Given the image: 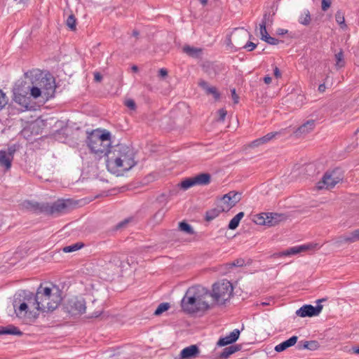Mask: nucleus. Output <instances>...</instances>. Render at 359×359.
<instances>
[{
	"mask_svg": "<svg viewBox=\"0 0 359 359\" xmlns=\"http://www.w3.org/2000/svg\"><path fill=\"white\" fill-rule=\"evenodd\" d=\"M135 155L133 148L125 144L111 146L106 158L108 170L115 173L120 169L123 171L130 170L137 164Z\"/></svg>",
	"mask_w": 359,
	"mask_h": 359,
	"instance_id": "obj_1",
	"label": "nucleus"
},
{
	"mask_svg": "<svg viewBox=\"0 0 359 359\" xmlns=\"http://www.w3.org/2000/svg\"><path fill=\"white\" fill-rule=\"evenodd\" d=\"M210 297V292L201 285L189 287L181 301L182 309L189 313L205 311L210 308L206 298Z\"/></svg>",
	"mask_w": 359,
	"mask_h": 359,
	"instance_id": "obj_2",
	"label": "nucleus"
},
{
	"mask_svg": "<svg viewBox=\"0 0 359 359\" xmlns=\"http://www.w3.org/2000/svg\"><path fill=\"white\" fill-rule=\"evenodd\" d=\"M86 142L95 158L100 159L104 156L107 157L111 147V133L107 130H93L90 133H88Z\"/></svg>",
	"mask_w": 359,
	"mask_h": 359,
	"instance_id": "obj_3",
	"label": "nucleus"
},
{
	"mask_svg": "<svg viewBox=\"0 0 359 359\" xmlns=\"http://www.w3.org/2000/svg\"><path fill=\"white\" fill-rule=\"evenodd\" d=\"M37 299H39L37 312L33 315L36 318L39 316V311H53L58 307L61 301V292L57 287H45L42 284L37 288Z\"/></svg>",
	"mask_w": 359,
	"mask_h": 359,
	"instance_id": "obj_4",
	"label": "nucleus"
},
{
	"mask_svg": "<svg viewBox=\"0 0 359 359\" xmlns=\"http://www.w3.org/2000/svg\"><path fill=\"white\" fill-rule=\"evenodd\" d=\"M233 290L232 284L227 280H222L212 285L210 297L217 304L224 305L231 298Z\"/></svg>",
	"mask_w": 359,
	"mask_h": 359,
	"instance_id": "obj_5",
	"label": "nucleus"
},
{
	"mask_svg": "<svg viewBox=\"0 0 359 359\" xmlns=\"http://www.w3.org/2000/svg\"><path fill=\"white\" fill-rule=\"evenodd\" d=\"M31 74L32 83L43 90V99L48 100L53 97L55 90L54 81L43 76L42 72H36L34 75L31 72Z\"/></svg>",
	"mask_w": 359,
	"mask_h": 359,
	"instance_id": "obj_6",
	"label": "nucleus"
},
{
	"mask_svg": "<svg viewBox=\"0 0 359 359\" xmlns=\"http://www.w3.org/2000/svg\"><path fill=\"white\" fill-rule=\"evenodd\" d=\"M344 175L341 169L336 168L333 170L327 171L323 176L320 181L317 183L318 189H331L337 184L342 181Z\"/></svg>",
	"mask_w": 359,
	"mask_h": 359,
	"instance_id": "obj_7",
	"label": "nucleus"
},
{
	"mask_svg": "<svg viewBox=\"0 0 359 359\" xmlns=\"http://www.w3.org/2000/svg\"><path fill=\"white\" fill-rule=\"evenodd\" d=\"M71 205L69 200L64 199H58L52 203H45L44 215L57 217L65 214L69 211Z\"/></svg>",
	"mask_w": 359,
	"mask_h": 359,
	"instance_id": "obj_8",
	"label": "nucleus"
},
{
	"mask_svg": "<svg viewBox=\"0 0 359 359\" xmlns=\"http://www.w3.org/2000/svg\"><path fill=\"white\" fill-rule=\"evenodd\" d=\"M211 176L209 173H200L194 177L185 178L182 180L179 186L183 190L196 186V185H208L210 182Z\"/></svg>",
	"mask_w": 359,
	"mask_h": 359,
	"instance_id": "obj_9",
	"label": "nucleus"
},
{
	"mask_svg": "<svg viewBox=\"0 0 359 359\" xmlns=\"http://www.w3.org/2000/svg\"><path fill=\"white\" fill-rule=\"evenodd\" d=\"M241 199V194L234 191H231L224 194L218 200L217 205L222 208V210L228 212L234 207Z\"/></svg>",
	"mask_w": 359,
	"mask_h": 359,
	"instance_id": "obj_10",
	"label": "nucleus"
},
{
	"mask_svg": "<svg viewBox=\"0 0 359 359\" xmlns=\"http://www.w3.org/2000/svg\"><path fill=\"white\" fill-rule=\"evenodd\" d=\"M24 301L28 303V306H33L37 311L39 299H37V292L35 294L28 290H21L16 295L13 301V307L18 306V303Z\"/></svg>",
	"mask_w": 359,
	"mask_h": 359,
	"instance_id": "obj_11",
	"label": "nucleus"
},
{
	"mask_svg": "<svg viewBox=\"0 0 359 359\" xmlns=\"http://www.w3.org/2000/svg\"><path fill=\"white\" fill-rule=\"evenodd\" d=\"M326 299H320L317 300L318 305L313 306L311 304H305L299 308L297 311L296 314L299 317H313L318 316L323 309V305L319 303L325 302Z\"/></svg>",
	"mask_w": 359,
	"mask_h": 359,
	"instance_id": "obj_12",
	"label": "nucleus"
},
{
	"mask_svg": "<svg viewBox=\"0 0 359 359\" xmlns=\"http://www.w3.org/2000/svg\"><path fill=\"white\" fill-rule=\"evenodd\" d=\"M67 309L72 315L83 314L86 309V302L83 298H72L68 301Z\"/></svg>",
	"mask_w": 359,
	"mask_h": 359,
	"instance_id": "obj_13",
	"label": "nucleus"
},
{
	"mask_svg": "<svg viewBox=\"0 0 359 359\" xmlns=\"http://www.w3.org/2000/svg\"><path fill=\"white\" fill-rule=\"evenodd\" d=\"M317 244H305L302 245L294 246L284 251L276 252L272 255V257L277 258L281 257H289L291 255H297L298 253L307 251L309 250L313 249L316 247Z\"/></svg>",
	"mask_w": 359,
	"mask_h": 359,
	"instance_id": "obj_14",
	"label": "nucleus"
},
{
	"mask_svg": "<svg viewBox=\"0 0 359 359\" xmlns=\"http://www.w3.org/2000/svg\"><path fill=\"white\" fill-rule=\"evenodd\" d=\"M22 208L36 214L45 213V203H39L33 201H25L22 203Z\"/></svg>",
	"mask_w": 359,
	"mask_h": 359,
	"instance_id": "obj_15",
	"label": "nucleus"
},
{
	"mask_svg": "<svg viewBox=\"0 0 359 359\" xmlns=\"http://www.w3.org/2000/svg\"><path fill=\"white\" fill-rule=\"evenodd\" d=\"M241 331L238 329L233 330L227 336L221 337L217 342L218 346H225L236 342L239 338Z\"/></svg>",
	"mask_w": 359,
	"mask_h": 359,
	"instance_id": "obj_16",
	"label": "nucleus"
},
{
	"mask_svg": "<svg viewBox=\"0 0 359 359\" xmlns=\"http://www.w3.org/2000/svg\"><path fill=\"white\" fill-rule=\"evenodd\" d=\"M199 348L197 345H191L183 348L180 352L181 359H191L199 354Z\"/></svg>",
	"mask_w": 359,
	"mask_h": 359,
	"instance_id": "obj_17",
	"label": "nucleus"
},
{
	"mask_svg": "<svg viewBox=\"0 0 359 359\" xmlns=\"http://www.w3.org/2000/svg\"><path fill=\"white\" fill-rule=\"evenodd\" d=\"M265 216L266 219V226H275L285 218L283 214L276 212H265Z\"/></svg>",
	"mask_w": 359,
	"mask_h": 359,
	"instance_id": "obj_18",
	"label": "nucleus"
},
{
	"mask_svg": "<svg viewBox=\"0 0 359 359\" xmlns=\"http://www.w3.org/2000/svg\"><path fill=\"white\" fill-rule=\"evenodd\" d=\"M198 86L203 90H205L207 95H212L216 100L219 99L220 94L217 91V88L215 86H210L207 81L204 80H200L198 82Z\"/></svg>",
	"mask_w": 359,
	"mask_h": 359,
	"instance_id": "obj_19",
	"label": "nucleus"
},
{
	"mask_svg": "<svg viewBox=\"0 0 359 359\" xmlns=\"http://www.w3.org/2000/svg\"><path fill=\"white\" fill-rule=\"evenodd\" d=\"M320 347L318 341L316 340L305 341L302 340L297 343V348L298 350L308 349L310 351H316Z\"/></svg>",
	"mask_w": 359,
	"mask_h": 359,
	"instance_id": "obj_20",
	"label": "nucleus"
},
{
	"mask_svg": "<svg viewBox=\"0 0 359 359\" xmlns=\"http://www.w3.org/2000/svg\"><path fill=\"white\" fill-rule=\"evenodd\" d=\"M315 125L316 123L314 120H309L301 126H299L294 132V134L297 137L302 135V134H306L314 128Z\"/></svg>",
	"mask_w": 359,
	"mask_h": 359,
	"instance_id": "obj_21",
	"label": "nucleus"
},
{
	"mask_svg": "<svg viewBox=\"0 0 359 359\" xmlns=\"http://www.w3.org/2000/svg\"><path fill=\"white\" fill-rule=\"evenodd\" d=\"M298 337L297 336H292L288 339L281 342L280 344L275 346L274 350L276 352H282L287 348L294 346L297 342Z\"/></svg>",
	"mask_w": 359,
	"mask_h": 359,
	"instance_id": "obj_22",
	"label": "nucleus"
},
{
	"mask_svg": "<svg viewBox=\"0 0 359 359\" xmlns=\"http://www.w3.org/2000/svg\"><path fill=\"white\" fill-rule=\"evenodd\" d=\"M13 96H28L29 93V84L21 82L13 88Z\"/></svg>",
	"mask_w": 359,
	"mask_h": 359,
	"instance_id": "obj_23",
	"label": "nucleus"
},
{
	"mask_svg": "<svg viewBox=\"0 0 359 359\" xmlns=\"http://www.w3.org/2000/svg\"><path fill=\"white\" fill-rule=\"evenodd\" d=\"M182 50L187 55L193 58H200L203 53L201 48L190 46L189 45L184 46Z\"/></svg>",
	"mask_w": 359,
	"mask_h": 359,
	"instance_id": "obj_24",
	"label": "nucleus"
},
{
	"mask_svg": "<svg viewBox=\"0 0 359 359\" xmlns=\"http://www.w3.org/2000/svg\"><path fill=\"white\" fill-rule=\"evenodd\" d=\"M241 349V345L235 344L231 345L223 349L222 352L219 354V359H227L231 355L240 351Z\"/></svg>",
	"mask_w": 359,
	"mask_h": 359,
	"instance_id": "obj_25",
	"label": "nucleus"
},
{
	"mask_svg": "<svg viewBox=\"0 0 359 359\" xmlns=\"http://www.w3.org/2000/svg\"><path fill=\"white\" fill-rule=\"evenodd\" d=\"M14 101L22 107L21 111L30 109V97L29 96H13Z\"/></svg>",
	"mask_w": 359,
	"mask_h": 359,
	"instance_id": "obj_26",
	"label": "nucleus"
},
{
	"mask_svg": "<svg viewBox=\"0 0 359 359\" xmlns=\"http://www.w3.org/2000/svg\"><path fill=\"white\" fill-rule=\"evenodd\" d=\"M358 241H359V229L341 236L339 238V242L341 243H354Z\"/></svg>",
	"mask_w": 359,
	"mask_h": 359,
	"instance_id": "obj_27",
	"label": "nucleus"
},
{
	"mask_svg": "<svg viewBox=\"0 0 359 359\" xmlns=\"http://www.w3.org/2000/svg\"><path fill=\"white\" fill-rule=\"evenodd\" d=\"M13 157L8 156L4 150L0 151V166H3L6 170H9L11 168V163Z\"/></svg>",
	"mask_w": 359,
	"mask_h": 359,
	"instance_id": "obj_28",
	"label": "nucleus"
},
{
	"mask_svg": "<svg viewBox=\"0 0 359 359\" xmlns=\"http://www.w3.org/2000/svg\"><path fill=\"white\" fill-rule=\"evenodd\" d=\"M222 212L224 211L222 210V208L217 205V208L210 209L205 212V220L208 222L212 221Z\"/></svg>",
	"mask_w": 359,
	"mask_h": 359,
	"instance_id": "obj_29",
	"label": "nucleus"
},
{
	"mask_svg": "<svg viewBox=\"0 0 359 359\" xmlns=\"http://www.w3.org/2000/svg\"><path fill=\"white\" fill-rule=\"evenodd\" d=\"M3 334L22 336L23 332L20 331L16 326L13 325H8L6 327L3 326Z\"/></svg>",
	"mask_w": 359,
	"mask_h": 359,
	"instance_id": "obj_30",
	"label": "nucleus"
},
{
	"mask_svg": "<svg viewBox=\"0 0 359 359\" xmlns=\"http://www.w3.org/2000/svg\"><path fill=\"white\" fill-rule=\"evenodd\" d=\"M244 212H238L236 216H234L229 222L228 228L231 230L236 229L242 219V218L244 217Z\"/></svg>",
	"mask_w": 359,
	"mask_h": 359,
	"instance_id": "obj_31",
	"label": "nucleus"
},
{
	"mask_svg": "<svg viewBox=\"0 0 359 359\" xmlns=\"http://www.w3.org/2000/svg\"><path fill=\"white\" fill-rule=\"evenodd\" d=\"M29 93L30 95L34 99H37L39 97H42L43 98V90H40L39 87H36L32 83L29 85Z\"/></svg>",
	"mask_w": 359,
	"mask_h": 359,
	"instance_id": "obj_32",
	"label": "nucleus"
},
{
	"mask_svg": "<svg viewBox=\"0 0 359 359\" xmlns=\"http://www.w3.org/2000/svg\"><path fill=\"white\" fill-rule=\"evenodd\" d=\"M179 229L181 231L185 232L186 233L189 235H193L194 233V231L192 226L184 221L180 222L179 223Z\"/></svg>",
	"mask_w": 359,
	"mask_h": 359,
	"instance_id": "obj_33",
	"label": "nucleus"
},
{
	"mask_svg": "<svg viewBox=\"0 0 359 359\" xmlns=\"http://www.w3.org/2000/svg\"><path fill=\"white\" fill-rule=\"evenodd\" d=\"M28 303L24 301L20 302V303H18L17 307L14 308L17 316H20L23 311L27 313L28 311Z\"/></svg>",
	"mask_w": 359,
	"mask_h": 359,
	"instance_id": "obj_34",
	"label": "nucleus"
},
{
	"mask_svg": "<svg viewBox=\"0 0 359 359\" xmlns=\"http://www.w3.org/2000/svg\"><path fill=\"white\" fill-rule=\"evenodd\" d=\"M170 307V305L169 303L168 302H163V303H161L158 307L156 308V309L155 310L154 313V315L155 316H160L161 315L163 312L168 311Z\"/></svg>",
	"mask_w": 359,
	"mask_h": 359,
	"instance_id": "obj_35",
	"label": "nucleus"
},
{
	"mask_svg": "<svg viewBox=\"0 0 359 359\" xmlns=\"http://www.w3.org/2000/svg\"><path fill=\"white\" fill-rule=\"evenodd\" d=\"M66 25L72 31H75L76 29V19L73 14H71L67 18Z\"/></svg>",
	"mask_w": 359,
	"mask_h": 359,
	"instance_id": "obj_36",
	"label": "nucleus"
},
{
	"mask_svg": "<svg viewBox=\"0 0 359 359\" xmlns=\"http://www.w3.org/2000/svg\"><path fill=\"white\" fill-rule=\"evenodd\" d=\"M335 20L340 25L341 28L344 29L346 27L345 23V19L344 13L341 11H338L335 14Z\"/></svg>",
	"mask_w": 359,
	"mask_h": 359,
	"instance_id": "obj_37",
	"label": "nucleus"
},
{
	"mask_svg": "<svg viewBox=\"0 0 359 359\" xmlns=\"http://www.w3.org/2000/svg\"><path fill=\"white\" fill-rule=\"evenodd\" d=\"M335 60H336V65L338 67H342L344 66V53L342 50L335 54Z\"/></svg>",
	"mask_w": 359,
	"mask_h": 359,
	"instance_id": "obj_38",
	"label": "nucleus"
},
{
	"mask_svg": "<svg viewBox=\"0 0 359 359\" xmlns=\"http://www.w3.org/2000/svg\"><path fill=\"white\" fill-rule=\"evenodd\" d=\"M83 246V244H81L79 243H74L71 245L65 246L63 248V251L65 252H72L74 251H76L79 250Z\"/></svg>",
	"mask_w": 359,
	"mask_h": 359,
	"instance_id": "obj_39",
	"label": "nucleus"
},
{
	"mask_svg": "<svg viewBox=\"0 0 359 359\" xmlns=\"http://www.w3.org/2000/svg\"><path fill=\"white\" fill-rule=\"evenodd\" d=\"M8 102V97L4 91L0 89V111L3 109Z\"/></svg>",
	"mask_w": 359,
	"mask_h": 359,
	"instance_id": "obj_40",
	"label": "nucleus"
},
{
	"mask_svg": "<svg viewBox=\"0 0 359 359\" xmlns=\"http://www.w3.org/2000/svg\"><path fill=\"white\" fill-rule=\"evenodd\" d=\"M245 265V260L242 258H238L236 260H234L232 262H229L227 264V266L229 268H233V267H241Z\"/></svg>",
	"mask_w": 359,
	"mask_h": 359,
	"instance_id": "obj_41",
	"label": "nucleus"
},
{
	"mask_svg": "<svg viewBox=\"0 0 359 359\" xmlns=\"http://www.w3.org/2000/svg\"><path fill=\"white\" fill-rule=\"evenodd\" d=\"M264 41L271 45H277L280 42V40H278L274 37H272L270 35H267V36L266 35H264Z\"/></svg>",
	"mask_w": 359,
	"mask_h": 359,
	"instance_id": "obj_42",
	"label": "nucleus"
},
{
	"mask_svg": "<svg viewBox=\"0 0 359 359\" xmlns=\"http://www.w3.org/2000/svg\"><path fill=\"white\" fill-rule=\"evenodd\" d=\"M264 144H266L264 142V140H263L262 137H260V138H258V139L255 140L254 141L251 142L248 144V147L250 148H255V147H257L260 145H262Z\"/></svg>",
	"mask_w": 359,
	"mask_h": 359,
	"instance_id": "obj_43",
	"label": "nucleus"
},
{
	"mask_svg": "<svg viewBox=\"0 0 359 359\" xmlns=\"http://www.w3.org/2000/svg\"><path fill=\"white\" fill-rule=\"evenodd\" d=\"M257 46V45L256 43H255L253 42H251V41H248V42H247L245 45H243L241 47H236V50L243 48L247 49L248 51H252Z\"/></svg>",
	"mask_w": 359,
	"mask_h": 359,
	"instance_id": "obj_44",
	"label": "nucleus"
},
{
	"mask_svg": "<svg viewBox=\"0 0 359 359\" xmlns=\"http://www.w3.org/2000/svg\"><path fill=\"white\" fill-rule=\"evenodd\" d=\"M299 21L301 24H302L304 25H308L311 21V16H310L309 11H307L306 13H305V16L301 17Z\"/></svg>",
	"mask_w": 359,
	"mask_h": 359,
	"instance_id": "obj_45",
	"label": "nucleus"
},
{
	"mask_svg": "<svg viewBox=\"0 0 359 359\" xmlns=\"http://www.w3.org/2000/svg\"><path fill=\"white\" fill-rule=\"evenodd\" d=\"M166 212V210H164L163 208H161L158 211H157L156 212V214L154 215V218L156 220V221H161V219L163 218Z\"/></svg>",
	"mask_w": 359,
	"mask_h": 359,
	"instance_id": "obj_46",
	"label": "nucleus"
},
{
	"mask_svg": "<svg viewBox=\"0 0 359 359\" xmlns=\"http://www.w3.org/2000/svg\"><path fill=\"white\" fill-rule=\"evenodd\" d=\"M259 27H260L261 39L264 41V36L266 35L267 36V35H269L266 31V22H262L259 25Z\"/></svg>",
	"mask_w": 359,
	"mask_h": 359,
	"instance_id": "obj_47",
	"label": "nucleus"
},
{
	"mask_svg": "<svg viewBox=\"0 0 359 359\" xmlns=\"http://www.w3.org/2000/svg\"><path fill=\"white\" fill-rule=\"evenodd\" d=\"M255 222L259 225H266V219L265 213H262L260 215L257 216Z\"/></svg>",
	"mask_w": 359,
	"mask_h": 359,
	"instance_id": "obj_48",
	"label": "nucleus"
},
{
	"mask_svg": "<svg viewBox=\"0 0 359 359\" xmlns=\"http://www.w3.org/2000/svg\"><path fill=\"white\" fill-rule=\"evenodd\" d=\"M4 151L6 152V154L8 155V156L13 158L14 154L16 151V147L15 144L11 145V146L8 147L7 148V149H6Z\"/></svg>",
	"mask_w": 359,
	"mask_h": 359,
	"instance_id": "obj_49",
	"label": "nucleus"
},
{
	"mask_svg": "<svg viewBox=\"0 0 359 359\" xmlns=\"http://www.w3.org/2000/svg\"><path fill=\"white\" fill-rule=\"evenodd\" d=\"M218 115L217 121L223 122L226 116V111L224 109H220L218 110Z\"/></svg>",
	"mask_w": 359,
	"mask_h": 359,
	"instance_id": "obj_50",
	"label": "nucleus"
},
{
	"mask_svg": "<svg viewBox=\"0 0 359 359\" xmlns=\"http://www.w3.org/2000/svg\"><path fill=\"white\" fill-rule=\"evenodd\" d=\"M278 134V133H277V132L269 133L262 137L263 138V140H264L265 143H267L268 142L271 140L273 137H275V136L277 135Z\"/></svg>",
	"mask_w": 359,
	"mask_h": 359,
	"instance_id": "obj_51",
	"label": "nucleus"
},
{
	"mask_svg": "<svg viewBox=\"0 0 359 359\" xmlns=\"http://www.w3.org/2000/svg\"><path fill=\"white\" fill-rule=\"evenodd\" d=\"M262 22H265L266 26L269 25V24H271L273 22L272 16H271L270 13H264Z\"/></svg>",
	"mask_w": 359,
	"mask_h": 359,
	"instance_id": "obj_52",
	"label": "nucleus"
},
{
	"mask_svg": "<svg viewBox=\"0 0 359 359\" xmlns=\"http://www.w3.org/2000/svg\"><path fill=\"white\" fill-rule=\"evenodd\" d=\"M125 104L127 107H128L131 110H135L136 108V104L135 101L132 99L127 100L125 102Z\"/></svg>",
	"mask_w": 359,
	"mask_h": 359,
	"instance_id": "obj_53",
	"label": "nucleus"
},
{
	"mask_svg": "<svg viewBox=\"0 0 359 359\" xmlns=\"http://www.w3.org/2000/svg\"><path fill=\"white\" fill-rule=\"evenodd\" d=\"M130 221V219H125L124 220L118 222L116 225V229H121L123 227H125L126 226L127 224H128V222Z\"/></svg>",
	"mask_w": 359,
	"mask_h": 359,
	"instance_id": "obj_54",
	"label": "nucleus"
},
{
	"mask_svg": "<svg viewBox=\"0 0 359 359\" xmlns=\"http://www.w3.org/2000/svg\"><path fill=\"white\" fill-rule=\"evenodd\" d=\"M331 5V0H322V10L326 11Z\"/></svg>",
	"mask_w": 359,
	"mask_h": 359,
	"instance_id": "obj_55",
	"label": "nucleus"
},
{
	"mask_svg": "<svg viewBox=\"0 0 359 359\" xmlns=\"http://www.w3.org/2000/svg\"><path fill=\"white\" fill-rule=\"evenodd\" d=\"M231 92L232 99L233 100L234 103L237 104L238 102L239 97H238V95L236 93V89L235 88L232 89L231 90Z\"/></svg>",
	"mask_w": 359,
	"mask_h": 359,
	"instance_id": "obj_56",
	"label": "nucleus"
},
{
	"mask_svg": "<svg viewBox=\"0 0 359 359\" xmlns=\"http://www.w3.org/2000/svg\"><path fill=\"white\" fill-rule=\"evenodd\" d=\"M168 76V71L166 69L161 68L158 71V76L161 78H165Z\"/></svg>",
	"mask_w": 359,
	"mask_h": 359,
	"instance_id": "obj_57",
	"label": "nucleus"
},
{
	"mask_svg": "<svg viewBox=\"0 0 359 359\" xmlns=\"http://www.w3.org/2000/svg\"><path fill=\"white\" fill-rule=\"evenodd\" d=\"M94 79L97 82H100L102 80V76L99 72L94 73Z\"/></svg>",
	"mask_w": 359,
	"mask_h": 359,
	"instance_id": "obj_58",
	"label": "nucleus"
},
{
	"mask_svg": "<svg viewBox=\"0 0 359 359\" xmlns=\"http://www.w3.org/2000/svg\"><path fill=\"white\" fill-rule=\"evenodd\" d=\"M273 74L277 79L281 76L280 71L277 67H276L273 69Z\"/></svg>",
	"mask_w": 359,
	"mask_h": 359,
	"instance_id": "obj_59",
	"label": "nucleus"
},
{
	"mask_svg": "<svg viewBox=\"0 0 359 359\" xmlns=\"http://www.w3.org/2000/svg\"><path fill=\"white\" fill-rule=\"evenodd\" d=\"M272 79L270 76L266 75L264 77V81L266 84H270L271 83Z\"/></svg>",
	"mask_w": 359,
	"mask_h": 359,
	"instance_id": "obj_60",
	"label": "nucleus"
},
{
	"mask_svg": "<svg viewBox=\"0 0 359 359\" xmlns=\"http://www.w3.org/2000/svg\"><path fill=\"white\" fill-rule=\"evenodd\" d=\"M325 89H326V87H325V83H321L319 85L318 90L320 93H324L325 91Z\"/></svg>",
	"mask_w": 359,
	"mask_h": 359,
	"instance_id": "obj_61",
	"label": "nucleus"
},
{
	"mask_svg": "<svg viewBox=\"0 0 359 359\" xmlns=\"http://www.w3.org/2000/svg\"><path fill=\"white\" fill-rule=\"evenodd\" d=\"M276 33L278 35H284V34L287 33V29H278L276 31Z\"/></svg>",
	"mask_w": 359,
	"mask_h": 359,
	"instance_id": "obj_62",
	"label": "nucleus"
},
{
	"mask_svg": "<svg viewBox=\"0 0 359 359\" xmlns=\"http://www.w3.org/2000/svg\"><path fill=\"white\" fill-rule=\"evenodd\" d=\"M101 311H95L93 312L91 315H90V318H97L98 316H100L101 315Z\"/></svg>",
	"mask_w": 359,
	"mask_h": 359,
	"instance_id": "obj_63",
	"label": "nucleus"
},
{
	"mask_svg": "<svg viewBox=\"0 0 359 359\" xmlns=\"http://www.w3.org/2000/svg\"><path fill=\"white\" fill-rule=\"evenodd\" d=\"M18 4H27L29 0H13Z\"/></svg>",
	"mask_w": 359,
	"mask_h": 359,
	"instance_id": "obj_64",
	"label": "nucleus"
}]
</instances>
